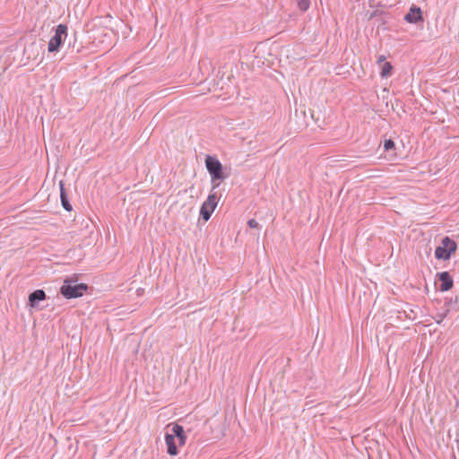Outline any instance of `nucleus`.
Here are the masks:
<instances>
[{
    "instance_id": "1",
    "label": "nucleus",
    "mask_w": 459,
    "mask_h": 459,
    "mask_svg": "<svg viewBox=\"0 0 459 459\" xmlns=\"http://www.w3.org/2000/svg\"><path fill=\"white\" fill-rule=\"evenodd\" d=\"M89 289L86 283H77L74 278H66L63 286L60 288V293L67 299L82 297Z\"/></svg>"
},
{
    "instance_id": "2",
    "label": "nucleus",
    "mask_w": 459,
    "mask_h": 459,
    "mask_svg": "<svg viewBox=\"0 0 459 459\" xmlns=\"http://www.w3.org/2000/svg\"><path fill=\"white\" fill-rule=\"evenodd\" d=\"M205 167L212 178V183H214L215 181L221 182L228 177L223 171L221 162L215 156H206ZM219 184L220 183L214 185L213 188L217 187Z\"/></svg>"
},
{
    "instance_id": "3",
    "label": "nucleus",
    "mask_w": 459,
    "mask_h": 459,
    "mask_svg": "<svg viewBox=\"0 0 459 459\" xmlns=\"http://www.w3.org/2000/svg\"><path fill=\"white\" fill-rule=\"evenodd\" d=\"M456 249L457 244L455 241L449 237H445L441 241V245L436 247L435 256L439 260H449Z\"/></svg>"
},
{
    "instance_id": "4",
    "label": "nucleus",
    "mask_w": 459,
    "mask_h": 459,
    "mask_svg": "<svg viewBox=\"0 0 459 459\" xmlns=\"http://www.w3.org/2000/svg\"><path fill=\"white\" fill-rule=\"evenodd\" d=\"M67 37V26L59 24L56 26L54 36L48 42V49L49 52H56L59 50L62 43Z\"/></svg>"
},
{
    "instance_id": "5",
    "label": "nucleus",
    "mask_w": 459,
    "mask_h": 459,
    "mask_svg": "<svg viewBox=\"0 0 459 459\" xmlns=\"http://www.w3.org/2000/svg\"><path fill=\"white\" fill-rule=\"evenodd\" d=\"M217 204L218 198L216 194H210L206 201L203 203L200 209V216L204 221H207L211 218Z\"/></svg>"
},
{
    "instance_id": "6",
    "label": "nucleus",
    "mask_w": 459,
    "mask_h": 459,
    "mask_svg": "<svg viewBox=\"0 0 459 459\" xmlns=\"http://www.w3.org/2000/svg\"><path fill=\"white\" fill-rule=\"evenodd\" d=\"M404 20L408 23L423 22L424 19H423L422 11H421L420 7L412 4L410 7L409 12L405 14Z\"/></svg>"
},
{
    "instance_id": "7",
    "label": "nucleus",
    "mask_w": 459,
    "mask_h": 459,
    "mask_svg": "<svg viewBox=\"0 0 459 459\" xmlns=\"http://www.w3.org/2000/svg\"><path fill=\"white\" fill-rule=\"evenodd\" d=\"M437 278L440 281L438 286L440 291H447L453 288L454 281L448 272L437 273Z\"/></svg>"
},
{
    "instance_id": "8",
    "label": "nucleus",
    "mask_w": 459,
    "mask_h": 459,
    "mask_svg": "<svg viewBox=\"0 0 459 459\" xmlns=\"http://www.w3.org/2000/svg\"><path fill=\"white\" fill-rule=\"evenodd\" d=\"M169 435H171L174 438L178 437L179 446H182L186 444V435L183 426L176 423L172 424L171 433H169Z\"/></svg>"
},
{
    "instance_id": "9",
    "label": "nucleus",
    "mask_w": 459,
    "mask_h": 459,
    "mask_svg": "<svg viewBox=\"0 0 459 459\" xmlns=\"http://www.w3.org/2000/svg\"><path fill=\"white\" fill-rule=\"evenodd\" d=\"M47 296L43 290H36L29 295V305L31 307H36L39 302L45 300Z\"/></svg>"
},
{
    "instance_id": "10",
    "label": "nucleus",
    "mask_w": 459,
    "mask_h": 459,
    "mask_svg": "<svg viewBox=\"0 0 459 459\" xmlns=\"http://www.w3.org/2000/svg\"><path fill=\"white\" fill-rule=\"evenodd\" d=\"M165 442L167 445V453L169 455H177L178 454V450L175 442V438L169 435V432L165 433Z\"/></svg>"
},
{
    "instance_id": "11",
    "label": "nucleus",
    "mask_w": 459,
    "mask_h": 459,
    "mask_svg": "<svg viewBox=\"0 0 459 459\" xmlns=\"http://www.w3.org/2000/svg\"><path fill=\"white\" fill-rule=\"evenodd\" d=\"M59 188H60V199H61V204L63 206V208L67 211V212H70L72 211V205L68 200V197H67V194H66V191L65 189V183L64 181H59Z\"/></svg>"
},
{
    "instance_id": "12",
    "label": "nucleus",
    "mask_w": 459,
    "mask_h": 459,
    "mask_svg": "<svg viewBox=\"0 0 459 459\" xmlns=\"http://www.w3.org/2000/svg\"><path fill=\"white\" fill-rule=\"evenodd\" d=\"M393 65L389 62H385L381 70V76L382 77H388L392 74Z\"/></svg>"
},
{
    "instance_id": "13",
    "label": "nucleus",
    "mask_w": 459,
    "mask_h": 459,
    "mask_svg": "<svg viewBox=\"0 0 459 459\" xmlns=\"http://www.w3.org/2000/svg\"><path fill=\"white\" fill-rule=\"evenodd\" d=\"M449 312L450 309L446 308L443 313H437L434 317L436 323L440 325L443 322V320L447 316Z\"/></svg>"
},
{
    "instance_id": "14",
    "label": "nucleus",
    "mask_w": 459,
    "mask_h": 459,
    "mask_svg": "<svg viewBox=\"0 0 459 459\" xmlns=\"http://www.w3.org/2000/svg\"><path fill=\"white\" fill-rule=\"evenodd\" d=\"M310 2L309 0H298L299 8L305 12L309 8Z\"/></svg>"
},
{
    "instance_id": "15",
    "label": "nucleus",
    "mask_w": 459,
    "mask_h": 459,
    "mask_svg": "<svg viewBox=\"0 0 459 459\" xmlns=\"http://www.w3.org/2000/svg\"><path fill=\"white\" fill-rule=\"evenodd\" d=\"M384 148L385 151H389L394 148V142L391 139H387L384 143Z\"/></svg>"
},
{
    "instance_id": "16",
    "label": "nucleus",
    "mask_w": 459,
    "mask_h": 459,
    "mask_svg": "<svg viewBox=\"0 0 459 459\" xmlns=\"http://www.w3.org/2000/svg\"><path fill=\"white\" fill-rule=\"evenodd\" d=\"M247 225L251 229H256L259 226L258 222L255 219L248 220Z\"/></svg>"
},
{
    "instance_id": "17",
    "label": "nucleus",
    "mask_w": 459,
    "mask_h": 459,
    "mask_svg": "<svg viewBox=\"0 0 459 459\" xmlns=\"http://www.w3.org/2000/svg\"><path fill=\"white\" fill-rule=\"evenodd\" d=\"M30 48H38V45L36 43L30 44V46L26 48L25 50L28 51Z\"/></svg>"
},
{
    "instance_id": "18",
    "label": "nucleus",
    "mask_w": 459,
    "mask_h": 459,
    "mask_svg": "<svg viewBox=\"0 0 459 459\" xmlns=\"http://www.w3.org/2000/svg\"><path fill=\"white\" fill-rule=\"evenodd\" d=\"M450 304H452V299H446V300H445V306H449Z\"/></svg>"
},
{
    "instance_id": "19",
    "label": "nucleus",
    "mask_w": 459,
    "mask_h": 459,
    "mask_svg": "<svg viewBox=\"0 0 459 459\" xmlns=\"http://www.w3.org/2000/svg\"><path fill=\"white\" fill-rule=\"evenodd\" d=\"M385 56H380L378 57V59H377V62H378V63L384 62V61H385Z\"/></svg>"
}]
</instances>
